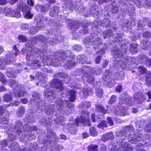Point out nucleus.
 Masks as SVG:
<instances>
[{
    "label": "nucleus",
    "instance_id": "1",
    "mask_svg": "<svg viewBox=\"0 0 151 151\" xmlns=\"http://www.w3.org/2000/svg\"><path fill=\"white\" fill-rule=\"evenodd\" d=\"M89 113L88 111H83L82 116H79L76 120L75 124L78 127V123H86L89 122Z\"/></svg>",
    "mask_w": 151,
    "mask_h": 151
},
{
    "label": "nucleus",
    "instance_id": "2",
    "mask_svg": "<svg viewBox=\"0 0 151 151\" xmlns=\"http://www.w3.org/2000/svg\"><path fill=\"white\" fill-rule=\"evenodd\" d=\"M16 55L15 54L10 55H7L6 57L7 59L4 58L3 57H1L0 58V66L2 67L4 66L6 64H10L12 62L14 61V59H13V56Z\"/></svg>",
    "mask_w": 151,
    "mask_h": 151
},
{
    "label": "nucleus",
    "instance_id": "3",
    "mask_svg": "<svg viewBox=\"0 0 151 151\" xmlns=\"http://www.w3.org/2000/svg\"><path fill=\"white\" fill-rule=\"evenodd\" d=\"M6 14L9 17L20 18L21 16L19 11L18 9H14L12 8H8L6 10Z\"/></svg>",
    "mask_w": 151,
    "mask_h": 151
},
{
    "label": "nucleus",
    "instance_id": "4",
    "mask_svg": "<svg viewBox=\"0 0 151 151\" xmlns=\"http://www.w3.org/2000/svg\"><path fill=\"white\" fill-rule=\"evenodd\" d=\"M138 60H140L141 63L143 64H146L151 67V59H148L147 56L143 54L139 55L138 58Z\"/></svg>",
    "mask_w": 151,
    "mask_h": 151
},
{
    "label": "nucleus",
    "instance_id": "5",
    "mask_svg": "<svg viewBox=\"0 0 151 151\" xmlns=\"http://www.w3.org/2000/svg\"><path fill=\"white\" fill-rule=\"evenodd\" d=\"M62 84V82L57 79L53 80L52 86H54L57 89H59L60 91L63 88Z\"/></svg>",
    "mask_w": 151,
    "mask_h": 151
},
{
    "label": "nucleus",
    "instance_id": "6",
    "mask_svg": "<svg viewBox=\"0 0 151 151\" xmlns=\"http://www.w3.org/2000/svg\"><path fill=\"white\" fill-rule=\"evenodd\" d=\"M113 137V135L112 132H109L102 135L101 140L104 142H106L107 140L111 139Z\"/></svg>",
    "mask_w": 151,
    "mask_h": 151
},
{
    "label": "nucleus",
    "instance_id": "7",
    "mask_svg": "<svg viewBox=\"0 0 151 151\" xmlns=\"http://www.w3.org/2000/svg\"><path fill=\"white\" fill-rule=\"evenodd\" d=\"M8 119L6 118H1L0 119V124H1L0 127L2 128H7L8 127L7 121Z\"/></svg>",
    "mask_w": 151,
    "mask_h": 151
},
{
    "label": "nucleus",
    "instance_id": "8",
    "mask_svg": "<svg viewBox=\"0 0 151 151\" xmlns=\"http://www.w3.org/2000/svg\"><path fill=\"white\" fill-rule=\"evenodd\" d=\"M48 133L49 134V136H47L46 138L47 139H46L45 138H46L45 137L44 140L45 141V143L47 142L49 143H51V141H50L48 139L50 137V136L53 137H54L55 135L56 134L54 132H53L52 131V130H50V132H48Z\"/></svg>",
    "mask_w": 151,
    "mask_h": 151
},
{
    "label": "nucleus",
    "instance_id": "9",
    "mask_svg": "<svg viewBox=\"0 0 151 151\" xmlns=\"http://www.w3.org/2000/svg\"><path fill=\"white\" fill-rule=\"evenodd\" d=\"M137 96H138V97H137L135 95L134 96V98L138 103H141L144 101V97L142 93H137Z\"/></svg>",
    "mask_w": 151,
    "mask_h": 151
},
{
    "label": "nucleus",
    "instance_id": "10",
    "mask_svg": "<svg viewBox=\"0 0 151 151\" xmlns=\"http://www.w3.org/2000/svg\"><path fill=\"white\" fill-rule=\"evenodd\" d=\"M56 104L61 109H63L62 107H63L66 106L67 103V101L65 100L64 101L61 100L56 101Z\"/></svg>",
    "mask_w": 151,
    "mask_h": 151
},
{
    "label": "nucleus",
    "instance_id": "11",
    "mask_svg": "<svg viewBox=\"0 0 151 151\" xmlns=\"http://www.w3.org/2000/svg\"><path fill=\"white\" fill-rule=\"evenodd\" d=\"M146 81L148 86L151 85V72H148L146 74Z\"/></svg>",
    "mask_w": 151,
    "mask_h": 151
},
{
    "label": "nucleus",
    "instance_id": "12",
    "mask_svg": "<svg viewBox=\"0 0 151 151\" xmlns=\"http://www.w3.org/2000/svg\"><path fill=\"white\" fill-rule=\"evenodd\" d=\"M69 94L70 95V99L71 102H73L74 101L75 98L76 92L73 90H70L68 91Z\"/></svg>",
    "mask_w": 151,
    "mask_h": 151
},
{
    "label": "nucleus",
    "instance_id": "13",
    "mask_svg": "<svg viewBox=\"0 0 151 151\" xmlns=\"http://www.w3.org/2000/svg\"><path fill=\"white\" fill-rule=\"evenodd\" d=\"M96 109L97 111L101 112L103 114H106L108 111L105 110L102 106L99 105H96Z\"/></svg>",
    "mask_w": 151,
    "mask_h": 151
},
{
    "label": "nucleus",
    "instance_id": "14",
    "mask_svg": "<svg viewBox=\"0 0 151 151\" xmlns=\"http://www.w3.org/2000/svg\"><path fill=\"white\" fill-rule=\"evenodd\" d=\"M38 26L32 27H30L29 32L32 34H35L39 30Z\"/></svg>",
    "mask_w": 151,
    "mask_h": 151
},
{
    "label": "nucleus",
    "instance_id": "15",
    "mask_svg": "<svg viewBox=\"0 0 151 151\" xmlns=\"http://www.w3.org/2000/svg\"><path fill=\"white\" fill-rule=\"evenodd\" d=\"M98 146L97 145H91L88 147L89 151H98Z\"/></svg>",
    "mask_w": 151,
    "mask_h": 151
},
{
    "label": "nucleus",
    "instance_id": "16",
    "mask_svg": "<svg viewBox=\"0 0 151 151\" xmlns=\"http://www.w3.org/2000/svg\"><path fill=\"white\" fill-rule=\"evenodd\" d=\"M59 8L58 6L54 7L50 13V14L52 16L57 14L58 12Z\"/></svg>",
    "mask_w": 151,
    "mask_h": 151
},
{
    "label": "nucleus",
    "instance_id": "17",
    "mask_svg": "<svg viewBox=\"0 0 151 151\" xmlns=\"http://www.w3.org/2000/svg\"><path fill=\"white\" fill-rule=\"evenodd\" d=\"M150 44V42L149 41H147L146 42L145 41H143L141 43V46L142 47V48L144 50H146L148 49L149 47V44Z\"/></svg>",
    "mask_w": 151,
    "mask_h": 151
},
{
    "label": "nucleus",
    "instance_id": "18",
    "mask_svg": "<svg viewBox=\"0 0 151 151\" xmlns=\"http://www.w3.org/2000/svg\"><path fill=\"white\" fill-rule=\"evenodd\" d=\"M62 56L64 59H65V58L70 57V52L69 50H66L63 51L62 53Z\"/></svg>",
    "mask_w": 151,
    "mask_h": 151
},
{
    "label": "nucleus",
    "instance_id": "19",
    "mask_svg": "<svg viewBox=\"0 0 151 151\" xmlns=\"http://www.w3.org/2000/svg\"><path fill=\"white\" fill-rule=\"evenodd\" d=\"M45 96L46 97H50V99H54L53 95H54V93L52 91H48L45 92L44 93Z\"/></svg>",
    "mask_w": 151,
    "mask_h": 151
},
{
    "label": "nucleus",
    "instance_id": "20",
    "mask_svg": "<svg viewBox=\"0 0 151 151\" xmlns=\"http://www.w3.org/2000/svg\"><path fill=\"white\" fill-rule=\"evenodd\" d=\"M19 7L21 8L23 12H26L31 9V8L30 6L24 4H22L21 6H20Z\"/></svg>",
    "mask_w": 151,
    "mask_h": 151
},
{
    "label": "nucleus",
    "instance_id": "21",
    "mask_svg": "<svg viewBox=\"0 0 151 151\" xmlns=\"http://www.w3.org/2000/svg\"><path fill=\"white\" fill-rule=\"evenodd\" d=\"M25 109L23 106H20L19 109L17 113V115L19 116H21L24 112Z\"/></svg>",
    "mask_w": 151,
    "mask_h": 151
},
{
    "label": "nucleus",
    "instance_id": "22",
    "mask_svg": "<svg viewBox=\"0 0 151 151\" xmlns=\"http://www.w3.org/2000/svg\"><path fill=\"white\" fill-rule=\"evenodd\" d=\"M27 94V93L25 91H20L19 93L17 92L15 93V96L16 97H20L25 96Z\"/></svg>",
    "mask_w": 151,
    "mask_h": 151
},
{
    "label": "nucleus",
    "instance_id": "23",
    "mask_svg": "<svg viewBox=\"0 0 151 151\" xmlns=\"http://www.w3.org/2000/svg\"><path fill=\"white\" fill-rule=\"evenodd\" d=\"M43 19H44L43 16L41 15H37L35 18V20L37 22H40Z\"/></svg>",
    "mask_w": 151,
    "mask_h": 151
},
{
    "label": "nucleus",
    "instance_id": "24",
    "mask_svg": "<svg viewBox=\"0 0 151 151\" xmlns=\"http://www.w3.org/2000/svg\"><path fill=\"white\" fill-rule=\"evenodd\" d=\"M33 14H32L29 10L24 14V17L27 19H31L33 17Z\"/></svg>",
    "mask_w": 151,
    "mask_h": 151
},
{
    "label": "nucleus",
    "instance_id": "25",
    "mask_svg": "<svg viewBox=\"0 0 151 151\" xmlns=\"http://www.w3.org/2000/svg\"><path fill=\"white\" fill-rule=\"evenodd\" d=\"M138 69L141 74H145L147 72V69L144 66H139Z\"/></svg>",
    "mask_w": 151,
    "mask_h": 151
},
{
    "label": "nucleus",
    "instance_id": "26",
    "mask_svg": "<svg viewBox=\"0 0 151 151\" xmlns=\"http://www.w3.org/2000/svg\"><path fill=\"white\" fill-rule=\"evenodd\" d=\"M90 134L92 136L95 137L97 135V132L94 127H91L90 129Z\"/></svg>",
    "mask_w": 151,
    "mask_h": 151
},
{
    "label": "nucleus",
    "instance_id": "27",
    "mask_svg": "<svg viewBox=\"0 0 151 151\" xmlns=\"http://www.w3.org/2000/svg\"><path fill=\"white\" fill-rule=\"evenodd\" d=\"M87 81L91 83L94 81L95 78L92 75H88L87 76Z\"/></svg>",
    "mask_w": 151,
    "mask_h": 151
},
{
    "label": "nucleus",
    "instance_id": "28",
    "mask_svg": "<svg viewBox=\"0 0 151 151\" xmlns=\"http://www.w3.org/2000/svg\"><path fill=\"white\" fill-rule=\"evenodd\" d=\"M103 93L102 89L99 88H97L96 91V96H98L99 97H101Z\"/></svg>",
    "mask_w": 151,
    "mask_h": 151
},
{
    "label": "nucleus",
    "instance_id": "29",
    "mask_svg": "<svg viewBox=\"0 0 151 151\" xmlns=\"http://www.w3.org/2000/svg\"><path fill=\"white\" fill-rule=\"evenodd\" d=\"M107 126V123L105 121H102L98 125L99 128L103 129L104 127Z\"/></svg>",
    "mask_w": 151,
    "mask_h": 151
},
{
    "label": "nucleus",
    "instance_id": "30",
    "mask_svg": "<svg viewBox=\"0 0 151 151\" xmlns=\"http://www.w3.org/2000/svg\"><path fill=\"white\" fill-rule=\"evenodd\" d=\"M113 53L114 55H116L118 57H120L122 55V52L121 50L117 48L115 50H114Z\"/></svg>",
    "mask_w": 151,
    "mask_h": 151
},
{
    "label": "nucleus",
    "instance_id": "31",
    "mask_svg": "<svg viewBox=\"0 0 151 151\" xmlns=\"http://www.w3.org/2000/svg\"><path fill=\"white\" fill-rule=\"evenodd\" d=\"M18 39L20 41V42H25L27 41V39L26 37L20 35L18 37Z\"/></svg>",
    "mask_w": 151,
    "mask_h": 151
},
{
    "label": "nucleus",
    "instance_id": "32",
    "mask_svg": "<svg viewBox=\"0 0 151 151\" xmlns=\"http://www.w3.org/2000/svg\"><path fill=\"white\" fill-rule=\"evenodd\" d=\"M53 106H50L48 109H46V113L48 115H50L52 114L53 111V110L52 108Z\"/></svg>",
    "mask_w": 151,
    "mask_h": 151
},
{
    "label": "nucleus",
    "instance_id": "33",
    "mask_svg": "<svg viewBox=\"0 0 151 151\" xmlns=\"http://www.w3.org/2000/svg\"><path fill=\"white\" fill-rule=\"evenodd\" d=\"M4 100L7 102H10L12 101V96L10 95L6 94L4 96Z\"/></svg>",
    "mask_w": 151,
    "mask_h": 151
},
{
    "label": "nucleus",
    "instance_id": "34",
    "mask_svg": "<svg viewBox=\"0 0 151 151\" xmlns=\"http://www.w3.org/2000/svg\"><path fill=\"white\" fill-rule=\"evenodd\" d=\"M106 73H108L107 74L105 75H104L103 76V79L105 81H107L108 80L109 78H110V73H108L106 70Z\"/></svg>",
    "mask_w": 151,
    "mask_h": 151
},
{
    "label": "nucleus",
    "instance_id": "35",
    "mask_svg": "<svg viewBox=\"0 0 151 151\" xmlns=\"http://www.w3.org/2000/svg\"><path fill=\"white\" fill-rule=\"evenodd\" d=\"M116 96L114 95H112L110 99V101H109V103L111 104H112L115 102L116 100Z\"/></svg>",
    "mask_w": 151,
    "mask_h": 151
},
{
    "label": "nucleus",
    "instance_id": "36",
    "mask_svg": "<svg viewBox=\"0 0 151 151\" xmlns=\"http://www.w3.org/2000/svg\"><path fill=\"white\" fill-rule=\"evenodd\" d=\"M83 93L84 95L85 96L90 95L91 94L92 92L91 89L88 88V89L83 91Z\"/></svg>",
    "mask_w": 151,
    "mask_h": 151
},
{
    "label": "nucleus",
    "instance_id": "37",
    "mask_svg": "<svg viewBox=\"0 0 151 151\" xmlns=\"http://www.w3.org/2000/svg\"><path fill=\"white\" fill-rule=\"evenodd\" d=\"M18 145L16 143H13L12 144L10 145L11 150H15L17 147Z\"/></svg>",
    "mask_w": 151,
    "mask_h": 151
},
{
    "label": "nucleus",
    "instance_id": "38",
    "mask_svg": "<svg viewBox=\"0 0 151 151\" xmlns=\"http://www.w3.org/2000/svg\"><path fill=\"white\" fill-rule=\"evenodd\" d=\"M120 115L123 116H124L126 115V112L123 107H122L120 110Z\"/></svg>",
    "mask_w": 151,
    "mask_h": 151
},
{
    "label": "nucleus",
    "instance_id": "39",
    "mask_svg": "<svg viewBox=\"0 0 151 151\" xmlns=\"http://www.w3.org/2000/svg\"><path fill=\"white\" fill-rule=\"evenodd\" d=\"M0 81L4 83H5L6 81L4 75L1 73H0Z\"/></svg>",
    "mask_w": 151,
    "mask_h": 151
},
{
    "label": "nucleus",
    "instance_id": "40",
    "mask_svg": "<svg viewBox=\"0 0 151 151\" xmlns=\"http://www.w3.org/2000/svg\"><path fill=\"white\" fill-rule=\"evenodd\" d=\"M145 130L146 132H151V126L148 124L145 128Z\"/></svg>",
    "mask_w": 151,
    "mask_h": 151
},
{
    "label": "nucleus",
    "instance_id": "41",
    "mask_svg": "<svg viewBox=\"0 0 151 151\" xmlns=\"http://www.w3.org/2000/svg\"><path fill=\"white\" fill-rule=\"evenodd\" d=\"M143 35L144 37L148 38L150 37L151 34L148 32H146L144 33Z\"/></svg>",
    "mask_w": 151,
    "mask_h": 151
},
{
    "label": "nucleus",
    "instance_id": "42",
    "mask_svg": "<svg viewBox=\"0 0 151 151\" xmlns=\"http://www.w3.org/2000/svg\"><path fill=\"white\" fill-rule=\"evenodd\" d=\"M107 122L110 125L112 126L114 125V123L111 118L110 117H108L107 118Z\"/></svg>",
    "mask_w": 151,
    "mask_h": 151
},
{
    "label": "nucleus",
    "instance_id": "43",
    "mask_svg": "<svg viewBox=\"0 0 151 151\" xmlns=\"http://www.w3.org/2000/svg\"><path fill=\"white\" fill-rule=\"evenodd\" d=\"M29 25L28 24L23 23L21 25V28L23 29H26L28 28Z\"/></svg>",
    "mask_w": 151,
    "mask_h": 151
},
{
    "label": "nucleus",
    "instance_id": "44",
    "mask_svg": "<svg viewBox=\"0 0 151 151\" xmlns=\"http://www.w3.org/2000/svg\"><path fill=\"white\" fill-rule=\"evenodd\" d=\"M30 147L28 149V150L29 151H31L32 149L35 150L36 149L37 146L35 147L33 146V145L32 144H30L29 145Z\"/></svg>",
    "mask_w": 151,
    "mask_h": 151
},
{
    "label": "nucleus",
    "instance_id": "45",
    "mask_svg": "<svg viewBox=\"0 0 151 151\" xmlns=\"http://www.w3.org/2000/svg\"><path fill=\"white\" fill-rule=\"evenodd\" d=\"M145 4L147 5V7L148 8L151 7V0H146Z\"/></svg>",
    "mask_w": 151,
    "mask_h": 151
},
{
    "label": "nucleus",
    "instance_id": "46",
    "mask_svg": "<svg viewBox=\"0 0 151 151\" xmlns=\"http://www.w3.org/2000/svg\"><path fill=\"white\" fill-rule=\"evenodd\" d=\"M119 11V8L117 6L113 7L112 9V12L113 13H116Z\"/></svg>",
    "mask_w": 151,
    "mask_h": 151
},
{
    "label": "nucleus",
    "instance_id": "47",
    "mask_svg": "<svg viewBox=\"0 0 151 151\" xmlns=\"http://www.w3.org/2000/svg\"><path fill=\"white\" fill-rule=\"evenodd\" d=\"M19 122H17L16 124V128H18L19 127L20 129H21L23 127V126L22 125V124L20 122H19V121H18Z\"/></svg>",
    "mask_w": 151,
    "mask_h": 151
},
{
    "label": "nucleus",
    "instance_id": "48",
    "mask_svg": "<svg viewBox=\"0 0 151 151\" xmlns=\"http://www.w3.org/2000/svg\"><path fill=\"white\" fill-rule=\"evenodd\" d=\"M5 111L4 108L3 106H0V116L3 114Z\"/></svg>",
    "mask_w": 151,
    "mask_h": 151
},
{
    "label": "nucleus",
    "instance_id": "49",
    "mask_svg": "<svg viewBox=\"0 0 151 151\" xmlns=\"http://www.w3.org/2000/svg\"><path fill=\"white\" fill-rule=\"evenodd\" d=\"M101 59V56H98L95 59L96 63V64H98L100 63V60Z\"/></svg>",
    "mask_w": 151,
    "mask_h": 151
},
{
    "label": "nucleus",
    "instance_id": "50",
    "mask_svg": "<svg viewBox=\"0 0 151 151\" xmlns=\"http://www.w3.org/2000/svg\"><path fill=\"white\" fill-rule=\"evenodd\" d=\"M10 82L11 86H14L15 87L17 86V83L13 80H11Z\"/></svg>",
    "mask_w": 151,
    "mask_h": 151
},
{
    "label": "nucleus",
    "instance_id": "51",
    "mask_svg": "<svg viewBox=\"0 0 151 151\" xmlns=\"http://www.w3.org/2000/svg\"><path fill=\"white\" fill-rule=\"evenodd\" d=\"M122 88V86L121 85H119L116 88V91L117 92H120Z\"/></svg>",
    "mask_w": 151,
    "mask_h": 151
},
{
    "label": "nucleus",
    "instance_id": "52",
    "mask_svg": "<svg viewBox=\"0 0 151 151\" xmlns=\"http://www.w3.org/2000/svg\"><path fill=\"white\" fill-rule=\"evenodd\" d=\"M32 50H30L28 51L27 52V54L26 56L27 58L29 60L30 59V58H29V57H30V56H31V54L30 53H32Z\"/></svg>",
    "mask_w": 151,
    "mask_h": 151
},
{
    "label": "nucleus",
    "instance_id": "53",
    "mask_svg": "<svg viewBox=\"0 0 151 151\" xmlns=\"http://www.w3.org/2000/svg\"><path fill=\"white\" fill-rule=\"evenodd\" d=\"M27 3L30 6H33L34 5V2L32 0H28Z\"/></svg>",
    "mask_w": 151,
    "mask_h": 151
},
{
    "label": "nucleus",
    "instance_id": "54",
    "mask_svg": "<svg viewBox=\"0 0 151 151\" xmlns=\"http://www.w3.org/2000/svg\"><path fill=\"white\" fill-rule=\"evenodd\" d=\"M100 151H106V147L103 144L101 145Z\"/></svg>",
    "mask_w": 151,
    "mask_h": 151
},
{
    "label": "nucleus",
    "instance_id": "55",
    "mask_svg": "<svg viewBox=\"0 0 151 151\" xmlns=\"http://www.w3.org/2000/svg\"><path fill=\"white\" fill-rule=\"evenodd\" d=\"M61 119H60V118H57L55 119V121H58V122H61L62 121H63V120H64V119L63 117H61Z\"/></svg>",
    "mask_w": 151,
    "mask_h": 151
},
{
    "label": "nucleus",
    "instance_id": "56",
    "mask_svg": "<svg viewBox=\"0 0 151 151\" xmlns=\"http://www.w3.org/2000/svg\"><path fill=\"white\" fill-rule=\"evenodd\" d=\"M36 8L38 11L41 12L42 6H41V5H39L36 6Z\"/></svg>",
    "mask_w": 151,
    "mask_h": 151
},
{
    "label": "nucleus",
    "instance_id": "57",
    "mask_svg": "<svg viewBox=\"0 0 151 151\" xmlns=\"http://www.w3.org/2000/svg\"><path fill=\"white\" fill-rule=\"evenodd\" d=\"M108 65V62L107 61H104V63L102 64V66L104 68H106Z\"/></svg>",
    "mask_w": 151,
    "mask_h": 151
},
{
    "label": "nucleus",
    "instance_id": "58",
    "mask_svg": "<svg viewBox=\"0 0 151 151\" xmlns=\"http://www.w3.org/2000/svg\"><path fill=\"white\" fill-rule=\"evenodd\" d=\"M136 47H134L133 45V51H134L135 52H137V47L138 46L137 45H136Z\"/></svg>",
    "mask_w": 151,
    "mask_h": 151
},
{
    "label": "nucleus",
    "instance_id": "59",
    "mask_svg": "<svg viewBox=\"0 0 151 151\" xmlns=\"http://www.w3.org/2000/svg\"><path fill=\"white\" fill-rule=\"evenodd\" d=\"M21 101L22 103L23 104H26L27 103L28 101V100L26 99H24L21 100Z\"/></svg>",
    "mask_w": 151,
    "mask_h": 151
},
{
    "label": "nucleus",
    "instance_id": "60",
    "mask_svg": "<svg viewBox=\"0 0 151 151\" xmlns=\"http://www.w3.org/2000/svg\"><path fill=\"white\" fill-rule=\"evenodd\" d=\"M7 3L6 0H0V4L1 5H4Z\"/></svg>",
    "mask_w": 151,
    "mask_h": 151
},
{
    "label": "nucleus",
    "instance_id": "61",
    "mask_svg": "<svg viewBox=\"0 0 151 151\" xmlns=\"http://www.w3.org/2000/svg\"><path fill=\"white\" fill-rule=\"evenodd\" d=\"M95 1H98V2L100 4H102L106 2L107 0H94Z\"/></svg>",
    "mask_w": 151,
    "mask_h": 151
},
{
    "label": "nucleus",
    "instance_id": "62",
    "mask_svg": "<svg viewBox=\"0 0 151 151\" xmlns=\"http://www.w3.org/2000/svg\"><path fill=\"white\" fill-rule=\"evenodd\" d=\"M2 144L4 146H6L7 144L6 140H4L2 142Z\"/></svg>",
    "mask_w": 151,
    "mask_h": 151
},
{
    "label": "nucleus",
    "instance_id": "63",
    "mask_svg": "<svg viewBox=\"0 0 151 151\" xmlns=\"http://www.w3.org/2000/svg\"><path fill=\"white\" fill-rule=\"evenodd\" d=\"M15 128H16V129H17V130L16 131V132L18 134H19V135H20V134H21L22 133L21 130L18 129V128H16V127ZM18 128H19L20 129V128L19 127H18Z\"/></svg>",
    "mask_w": 151,
    "mask_h": 151
},
{
    "label": "nucleus",
    "instance_id": "64",
    "mask_svg": "<svg viewBox=\"0 0 151 151\" xmlns=\"http://www.w3.org/2000/svg\"><path fill=\"white\" fill-rule=\"evenodd\" d=\"M74 49L76 50H78L79 51V50H81V49L82 48L81 47L80 45H78V46H76L75 47Z\"/></svg>",
    "mask_w": 151,
    "mask_h": 151
}]
</instances>
